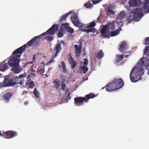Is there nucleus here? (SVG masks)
Listing matches in <instances>:
<instances>
[{"instance_id":"48","label":"nucleus","mask_w":149,"mask_h":149,"mask_svg":"<svg viewBox=\"0 0 149 149\" xmlns=\"http://www.w3.org/2000/svg\"><path fill=\"white\" fill-rule=\"evenodd\" d=\"M24 82H25L24 79H22L21 80H20V81H19V83L20 85H22L24 83Z\"/></svg>"},{"instance_id":"41","label":"nucleus","mask_w":149,"mask_h":149,"mask_svg":"<svg viewBox=\"0 0 149 149\" xmlns=\"http://www.w3.org/2000/svg\"><path fill=\"white\" fill-rule=\"evenodd\" d=\"M84 6L86 8H90L92 6V5L90 3H86L84 4Z\"/></svg>"},{"instance_id":"26","label":"nucleus","mask_w":149,"mask_h":149,"mask_svg":"<svg viewBox=\"0 0 149 149\" xmlns=\"http://www.w3.org/2000/svg\"><path fill=\"white\" fill-rule=\"evenodd\" d=\"M58 67L59 68H61V67L62 68L63 72L64 73H65L67 71V70L65 67V64L64 61H62L61 63V65L59 64L58 65Z\"/></svg>"},{"instance_id":"6","label":"nucleus","mask_w":149,"mask_h":149,"mask_svg":"<svg viewBox=\"0 0 149 149\" xmlns=\"http://www.w3.org/2000/svg\"><path fill=\"white\" fill-rule=\"evenodd\" d=\"M58 29V26L57 24H53L51 27L48 29L46 32L42 33L41 35V37L42 36H44L46 34L53 35L55 34V33L56 32Z\"/></svg>"},{"instance_id":"10","label":"nucleus","mask_w":149,"mask_h":149,"mask_svg":"<svg viewBox=\"0 0 149 149\" xmlns=\"http://www.w3.org/2000/svg\"><path fill=\"white\" fill-rule=\"evenodd\" d=\"M74 103L76 106H79L83 105L84 102H86V101L84 97H75L74 99Z\"/></svg>"},{"instance_id":"56","label":"nucleus","mask_w":149,"mask_h":149,"mask_svg":"<svg viewBox=\"0 0 149 149\" xmlns=\"http://www.w3.org/2000/svg\"><path fill=\"white\" fill-rule=\"evenodd\" d=\"M131 52V51H130L128 52H124V53L125 54V53H129L130 52Z\"/></svg>"},{"instance_id":"31","label":"nucleus","mask_w":149,"mask_h":149,"mask_svg":"<svg viewBox=\"0 0 149 149\" xmlns=\"http://www.w3.org/2000/svg\"><path fill=\"white\" fill-rule=\"evenodd\" d=\"M59 80L58 79H55L54 81V84L57 89H58L59 86Z\"/></svg>"},{"instance_id":"25","label":"nucleus","mask_w":149,"mask_h":149,"mask_svg":"<svg viewBox=\"0 0 149 149\" xmlns=\"http://www.w3.org/2000/svg\"><path fill=\"white\" fill-rule=\"evenodd\" d=\"M81 30L83 32L86 33L92 32L94 33L96 31V29L95 28H91L88 29H81Z\"/></svg>"},{"instance_id":"11","label":"nucleus","mask_w":149,"mask_h":149,"mask_svg":"<svg viewBox=\"0 0 149 149\" xmlns=\"http://www.w3.org/2000/svg\"><path fill=\"white\" fill-rule=\"evenodd\" d=\"M71 19L72 23L74 26L77 27L80 25V23L78 19L77 15L75 14H74L71 16Z\"/></svg>"},{"instance_id":"37","label":"nucleus","mask_w":149,"mask_h":149,"mask_svg":"<svg viewBox=\"0 0 149 149\" xmlns=\"http://www.w3.org/2000/svg\"><path fill=\"white\" fill-rule=\"evenodd\" d=\"M126 14L124 11H122L120 13L119 17L121 18H123L126 17Z\"/></svg>"},{"instance_id":"36","label":"nucleus","mask_w":149,"mask_h":149,"mask_svg":"<svg viewBox=\"0 0 149 149\" xmlns=\"http://www.w3.org/2000/svg\"><path fill=\"white\" fill-rule=\"evenodd\" d=\"M63 29H60L58 33V36L59 38L62 37L63 36Z\"/></svg>"},{"instance_id":"13","label":"nucleus","mask_w":149,"mask_h":149,"mask_svg":"<svg viewBox=\"0 0 149 149\" xmlns=\"http://www.w3.org/2000/svg\"><path fill=\"white\" fill-rule=\"evenodd\" d=\"M61 44H63L64 45H66V44L63 41L61 40V42H59L56 45L55 50L56 51V52L54 55V57L56 56L58 53L59 52V50L61 49Z\"/></svg>"},{"instance_id":"39","label":"nucleus","mask_w":149,"mask_h":149,"mask_svg":"<svg viewBox=\"0 0 149 149\" xmlns=\"http://www.w3.org/2000/svg\"><path fill=\"white\" fill-rule=\"evenodd\" d=\"M13 82H17V84H18L20 81V79L18 77H13Z\"/></svg>"},{"instance_id":"29","label":"nucleus","mask_w":149,"mask_h":149,"mask_svg":"<svg viewBox=\"0 0 149 149\" xmlns=\"http://www.w3.org/2000/svg\"><path fill=\"white\" fill-rule=\"evenodd\" d=\"M124 55L123 54L116 55L117 58L116 60V62L117 63L120 62L124 58Z\"/></svg>"},{"instance_id":"38","label":"nucleus","mask_w":149,"mask_h":149,"mask_svg":"<svg viewBox=\"0 0 149 149\" xmlns=\"http://www.w3.org/2000/svg\"><path fill=\"white\" fill-rule=\"evenodd\" d=\"M45 39L47 41H51L54 39L52 36H46L45 37Z\"/></svg>"},{"instance_id":"24","label":"nucleus","mask_w":149,"mask_h":149,"mask_svg":"<svg viewBox=\"0 0 149 149\" xmlns=\"http://www.w3.org/2000/svg\"><path fill=\"white\" fill-rule=\"evenodd\" d=\"M7 64L6 63H3L0 64V71H4L8 68Z\"/></svg>"},{"instance_id":"22","label":"nucleus","mask_w":149,"mask_h":149,"mask_svg":"<svg viewBox=\"0 0 149 149\" xmlns=\"http://www.w3.org/2000/svg\"><path fill=\"white\" fill-rule=\"evenodd\" d=\"M104 55V53L102 50H100L97 54H95L96 57L98 59H101L103 57Z\"/></svg>"},{"instance_id":"59","label":"nucleus","mask_w":149,"mask_h":149,"mask_svg":"<svg viewBox=\"0 0 149 149\" xmlns=\"http://www.w3.org/2000/svg\"><path fill=\"white\" fill-rule=\"evenodd\" d=\"M32 63V61L30 62L29 63Z\"/></svg>"},{"instance_id":"28","label":"nucleus","mask_w":149,"mask_h":149,"mask_svg":"<svg viewBox=\"0 0 149 149\" xmlns=\"http://www.w3.org/2000/svg\"><path fill=\"white\" fill-rule=\"evenodd\" d=\"M121 30V28L119 29H117L113 31H112L110 33V36H114L117 35L119 34L120 32V31Z\"/></svg>"},{"instance_id":"61","label":"nucleus","mask_w":149,"mask_h":149,"mask_svg":"<svg viewBox=\"0 0 149 149\" xmlns=\"http://www.w3.org/2000/svg\"><path fill=\"white\" fill-rule=\"evenodd\" d=\"M52 61V60H51L50 62H51Z\"/></svg>"},{"instance_id":"5","label":"nucleus","mask_w":149,"mask_h":149,"mask_svg":"<svg viewBox=\"0 0 149 149\" xmlns=\"http://www.w3.org/2000/svg\"><path fill=\"white\" fill-rule=\"evenodd\" d=\"M17 82H13V79L10 77H5L2 83V85L5 87L13 86Z\"/></svg>"},{"instance_id":"50","label":"nucleus","mask_w":149,"mask_h":149,"mask_svg":"<svg viewBox=\"0 0 149 149\" xmlns=\"http://www.w3.org/2000/svg\"><path fill=\"white\" fill-rule=\"evenodd\" d=\"M70 93H69V94L68 95V96L67 97L66 99L68 100H70L71 98V97H70Z\"/></svg>"},{"instance_id":"2","label":"nucleus","mask_w":149,"mask_h":149,"mask_svg":"<svg viewBox=\"0 0 149 149\" xmlns=\"http://www.w3.org/2000/svg\"><path fill=\"white\" fill-rule=\"evenodd\" d=\"M41 35L36 36L33 39L27 42L26 44L24 45L22 47L16 49L13 53V55L15 57L19 58L26 49V45L28 46H31L33 44H34V45L37 46L39 44V40H38V39H40Z\"/></svg>"},{"instance_id":"46","label":"nucleus","mask_w":149,"mask_h":149,"mask_svg":"<svg viewBox=\"0 0 149 149\" xmlns=\"http://www.w3.org/2000/svg\"><path fill=\"white\" fill-rule=\"evenodd\" d=\"M101 0H92V2L94 4H96L100 2Z\"/></svg>"},{"instance_id":"4","label":"nucleus","mask_w":149,"mask_h":149,"mask_svg":"<svg viewBox=\"0 0 149 149\" xmlns=\"http://www.w3.org/2000/svg\"><path fill=\"white\" fill-rule=\"evenodd\" d=\"M143 6L142 8H136L134 9L131 11V13L129 15L127 18V21L129 23L133 20H134L138 18H141L143 16L142 11Z\"/></svg>"},{"instance_id":"3","label":"nucleus","mask_w":149,"mask_h":149,"mask_svg":"<svg viewBox=\"0 0 149 149\" xmlns=\"http://www.w3.org/2000/svg\"><path fill=\"white\" fill-rule=\"evenodd\" d=\"M20 59L15 57H11L9 59L8 64L12 67L11 70L15 74H18L22 71L23 68L19 66Z\"/></svg>"},{"instance_id":"27","label":"nucleus","mask_w":149,"mask_h":149,"mask_svg":"<svg viewBox=\"0 0 149 149\" xmlns=\"http://www.w3.org/2000/svg\"><path fill=\"white\" fill-rule=\"evenodd\" d=\"M96 23L95 22L93 21L91 22L89 25H88L87 26L84 27L85 28H92L94 27L96 25ZM81 28H84L83 25H82V26L81 27Z\"/></svg>"},{"instance_id":"7","label":"nucleus","mask_w":149,"mask_h":149,"mask_svg":"<svg viewBox=\"0 0 149 149\" xmlns=\"http://www.w3.org/2000/svg\"><path fill=\"white\" fill-rule=\"evenodd\" d=\"M17 135L16 132L13 130L3 132V137L5 138L10 139L16 136Z\"/></svg>"},{"instance_id":"1","label":"nucleus","mask_w":149,"mask_h":149,"mask_svg":"<svg viewBox=\"0 0 149 149\" xmlns=\"http://www.w3.org/2000/svg\"><path fill=\"white\" fill-rule=\"evenodd\" d=\"M144 54H146V57L145 58L143 57L139 60V64L140 66L134 67L130 72V78L132 82H136L140 79V76L144 74L143 68L147 69L149 66V46L146 47Z\"/></svg>"},{"instance_id":"44","label":"nucleus","mask_w":149,"mask_h":149,"mask_svg":"<svg viewBox=\"0 0 149 149\" xmlns=\"http://www.w3.org/2000/svg\"><path fill=\"white\" fill-rule=\"evenodd\" d=\"M75 48V50H81V47H79V45H74Z\"/></svg>"},{"instance_id":"49","label":"nucleus","mask_w":149,"mask_h":149,"mask_svg":"<svg viewBox=\"0 0 149 149\" xmlns=\"http://www.w3.org/2000/svg\"><path fill=\"white\" fill-rule=\"evenodd\" d=\"M69 93H70V91L68 89H66L65 90V95H66L67 94H68H68H69Z\"/></svg>"},{"instance_id":"60","label":"nucleus","mask_w":149,"mask_h":149,"mask_svg":"<svg viewBox=\"0 0 149 149\" xmlns=\"http://www.w3.org/2000/svg\"><path fill=\"white\" fill-rule=\"evenodd\" d=\"M33 71L35 72V70H33Z\"/></svg>"},{"instance_id":"35","label":"nucleus","mask_w":149,"mask_h":149,"mask_svg":"<svg viewBox=\"0 0 149 149\" xmlns=\"http://www.w3.org/2000/svg\"><path fill=\"white\" fill-rule=\"evenodd\" d=\"M33 93L35 96L37 98L39 97V94L38 92L37 91L36 88H34L33 91Z\"/></svg>"},{"instance_id":"58","label":"nucleus","mask_w":149,"mask_h":149,"mask_svg":"<svg viewBox=\"0 0 149 149\" xmlns=\"http://www.w3.org/2000/svg\"><path fill=\"white\" fill-rule=\"evenodd\" d=\"M148 75H149V69L148 70Z\"/></svg>"},{"instance_id":"45","label":"nucleus","mask_w":149,"mask_h":149,"mask_svg":"<svg viewBox=\"0 0 149 149\" xmlns=\"http://www.w3.org/2000/svg\"><path fill=\"white\" fill-rule=\"evenodd\" d=\"M61 89L62 90H64L65 88V83L62 82L61 85Z\"/></svg>"},{"instance_id":"47","label":"nucleus","mask_w":149,"mask_h":149,"mask_svg":"<svg viewBox=\"0 0 149 149\" xmlns=\"http://www.w3.org/2000/svg\"><path fill=\"white\" fill-rule=\"evenodd\" d=\"M145 44L146 45L149 44V37H147L145 40Z\"/></svg>"},{"instance_id":"15","label":"nucleus","mask_w":149,"mask_h":149,"mask_svg":"<svg viewBox=\"0 0 149 149\" xmlns=\"http://www.w3.org/2000/svg\"><path fill=\"white\" fill-rule=\"evenodd\" d=\"M70 58L69 59V63L71 65V68L72 69L75 68L77 66V63L75 60H74L71 56V54H69Z\"/></svg>"},{"instance_id":"30","label":"nucleus","mask_w":149,"mask_h":149,"mask_svg":"<svg viewBox=\"0 0 149 149\" xmlns=\"http://www.w3.org/2000/svg\"><path fill=\"white\" fill-rule=\"evenodd\" d=\"M11 97V94L10 93H6L4 95L3 98L5 100L8 101Z\"/></svg>"},{"instance_id":"33","label":"nucleus","mask_w":149,"mask_h":149,"mask_svg":"<svg viewBox=\"0 0 149 149\" xmlns=\"http://www.w3.org/2000/svg\"><path fill=\"white\" fill-rule=\"evenodd\" d=\"M71 13H72V12H69L64 15V16H63L61 19V21H62L63 20H65L67 18V17L68 16V15H70Z\"/></svg>"},{"instance_id":"18","label":"nucleus","mask_w":149,"mask_h":149,"mask_svg":"<svg viewBox=\"0 0 149 149\" xmlns=\"http://www.w3.org/2000/svg\"><path fill=\"white\" fill-rule=\"evenodd\" d=\"M31 76L28 75L27 81L26 82V84L28 86L29 88H33L35 86V85L33 81H32L29 78Z\"/></svg>"},{"instance_id":"20","label":"nucleus","mask_w":149,"mask_h":149,"mask_svg":"<svg viewBox=\"0 0 149 149\" xmlns=\"http://www.w3.org/2000/svg\"><path fill=\"white\" fill-rule=\"evenodd\" d=\"M106 90L107 91H111L116 90L112 82L108 84L106 86Z\"/></svg>"},{"instance_id":"40","label":"nucleus","mask_w":149,"mask_h":149,"mask_svg":"<svg viewBox=\"0 0 149 149\" xmlns=\"http://www.w3.org/2000/svg\"><path fill=\"white\" fill-rule=\"evenodd\" d=\"M66 30L70 33H72L74 32V29L70 26L68 27Z\"/></svg>"},{"instance_id":"43","label":"nucleus","mask_w":149,"mask_h":149,"mask_svg":"<svg viewBox=\"0 0 149 149\" xmlns=\"http://www.w3.org/2000/svg\"><path fill=\"white\" fill-rule=\"evenodd\" d=\"M75 52L77 56L78 57L80 56L81 53V50H75Z\"/></svg>"},{"instance_id":"19","label":"nucleus","mask_w":149,"mask_h":149,"mask_svg":"<svg viewBox=\"0 0 149 149\" xmlns=\"http://www.w3.org/2000/svg\"><path fill=\"white\" fill-rule=\"evenodd\" d=\"M96 96V95H95L92 93H90L86 95L85 96V97H84L86 101V102L87 103L88 102L89 99L93 98L95 97Z\"/></svg>"},{"instance_id":"32","label":"nucleus","mask_w":149,"mask_h":149,"mask_svg":"<svg viewBox=\"0 0 149 149\" xmlns=\"http://www.w3.org/2000/svg\"><path fill=\"white\" fill-rule=\"evenodd\" d=\"M44 66H40L37 70V72H40L41 73L44 72Z\"/></svg>"},{"instance_id":"54","label":"nucleus","mask_w":149,"mask_h":149,"mask_svg":"<svg viewBox=\"0 0 149 149\" xmlns=\"http://www.w3.org/2000/svg\"><path fill=\"white\" fill-rule=\"evenodd\" d=\"M3 133H1V132L0 131V136H3Z\"/></svg>"},{"instance_id":"42","label":"nucleus","mask_w":149,"mask_h":149,"mask_svg":"<svg viewBox=\"0 0 149 149\" xmlns=\"http://www.w3.org/2000/svg\"><path fill=\"white\" fill-rule=\"evenodd\" d=\"M26 74L25 73H24L23 74H21V75H19L18 77L20 79H22L23 78H24L26 77Z\"/></svg>"},{"instance_id":"53","label":"nucleus","mask_w":149,"mask_h":149,"mask_svg":"<svg viewBox=\"0 0 149 149\" xmlns=\"http://www.w3.org/2000/svg\"><path fill=\"white\" fill-rule=\"evenodd\" d=\"M129 55H124V58H126L127 57H129Z\"/></svg>"},{"instance_id":"51","label":"nucleus","mask_w":149,"mask_h":149,"mask_svg":"<svg viewBox=\"0 0 149 149\" xmlns=\"http://www.w3.org/2000/svg\"><path fill=\"white\" fill-rule=\"evenodd\" d=\"M36 58V57H35V55H34V56H33V61H35Z\"/></svg>"},{"instance_id":"21","label":"nucleus","mask_w":149,"mask_h":149,"mask_svg":"<svg viewBox=\"0 0 149 149\" xmlns=\"http://www.w3.org/2000/svg\"><path fill=\"white\" fill-rule=\"evenodd\" d=\"M105 10L107 12V15L109 16H111V15H113L114 14V12L111 10V7L107 6L105 8Z\"/></svg>"},{"instance_id":"9","label":"nucleus","mask_w":149,"mask_h":149,"mask_svg":"<svg viewBox=\"0 0 149 149\" xmlns=\"http://www.w3.org/2000/svg\"><path fill=\"white\" fill-rule=\"evenodd\" d=\"M84 65L80 67V73L85 74L87 72L88 69L87 65L88 63V59L85 58L84 59Z\"/></svg>"},{"instance_id":"14","label":"nucleus","mask_w":149,"mask_h":149,"mask_svg":"<svg viewBox=\"0 0 149 149\" xmlns=\"http://www.w3.org/2000/svg\"><path fill=\"white\" fill-rule=\"evenodd\" d=\"M128 3L130 6L135 7L140 6L141 2L139 0H130Z\"/></svg>"},{"instance_id":"57","label":"nucleus","mask_w":149,"mask_h":149,"mask_svg":"<svg viewBox=\"0 0 149 149\" xmlns=\"http://www.w3.org/2000/svg\"><path fill=\"white\" fill-rule=\"evenodd\" d=\"M28 102H25L24 103V104L26 105L27 104Z\"/></svg>"},{"instance_id":"52","label":"nucleus","mask_w":149,"mask_h":149,"mask_svg":"<svg viewBox=\"0 0 149 149\" xmlns=\"http://www.w3.org/2000/svg\"><path fill=\"white\" fill-rule=\"evenodd\" d=\"M79 47H81L82 48V42H80V43L79 45Z\"/></svg>"},{"instance_id":"17","label":"nucleus","mask_w":149,"mask_h":149,"mask_svg":"<svg viewBox=\"0 0 149 149\" xmlns=\"http://www.w3.org/2000/svg\"><path fill=\"white\" fill-rule=\"evenodd\" d=\"M128 48L127 44L125 42L123 41L121 43L120 46L119 48V50L123 53Z\"/></svg>"},{"instance_id":"16","label":"nucleus","mask_w":149,"mask_h":149,"mask_svg":"<svg viewBox=\"0 0 149 149\" xmlns=\"http://www.w3.org/2000/svg\"><path fill=\"white\" fill-rule=\"evenodd\" d=\"M144 3L142 5L143 6V10L146 13H149V0H145Z\"/></svg>"},{"instance_id":"23","label":"nucleus","mask_w":149,"mask_h":149,"mask_svg":"<svg viewBox=\"0 0 149 149\" xmlns=\"http://www.w3.org/2000/svg\"><path fill=\"white\" fill-rule=\"evenodd\" d=\"M104 26L110 31L113 30L115 29L114 24L113 23H109L107 25Z\"/></svg>"},{"instance_id":"8","label":"nucleus","mask_w":149,"mask_h":149,"mask_svg":"<svg viewBox=\"0 0 149 149\" xmlns=\"http://www.w3.org/2000/svg\"><path fill=\"white\" fill-rule=\"evenodd\" d=\"M116 90L121 88L124 85V83L121 79L117 80L115 79L112 82Z\"/></svg>"},{"instance_id":"55","label":"nucleus","mask_w":149,"mask_h":149,"mask_svg":"<svg viewBox=\"0 0 149 149\" xmlns=\"http://www.w3.org/2000/svg\"><path fill=\"white\" fill-rule=\"evenodd\" d=\"M31 76H34L35 75V73H32L31 74ZM30 76H31V75H30Z\"/></svg>"},{"instance_id":"34","label":"nucleus","mask_w":149,"mask_h":149,"mask_svg":"<svg viewBox=\"0 0 149 149\" xmlns=\"http://www.w3.org/2000/svg\"><path fill=\"white\" fill-rule=\"evenodd\" d=\"M69 26V25L68 23H63L61 24V29H63H63H64L67 30Z\"/></svg>"},{"instance_id":"12","label":"nucleus","mask_w":149,"mask_h":149,"mask_svg":"<svg viewBox=\"0 0 149 149\" xmlns=\"http://www.w3.org/2000/svg\"><path fill=\"white\" fill-rule=\"evenodd\" d=\"M110 31L104 26L101 30L100 33L103 38L109 37L110 36Z\"/></svg>"}]
</instances>
